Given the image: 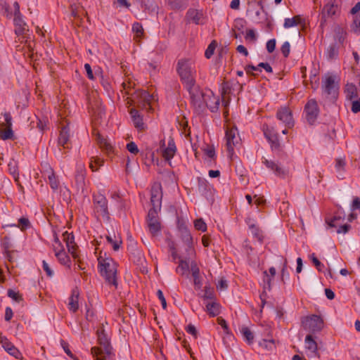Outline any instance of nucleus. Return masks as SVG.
Here are the masks:
<instances>
[{
    "label": "nucleus",
    "instance_id": "052dcab7",
    "mask_svg": "<svg viewBox=\"0 0 360 360\" xmlns=\"http://www.w3.org/2000/svg\"><path fill=\"white\" fill-rule=\"evenodd\" d=\"M186 330L188 334H190L192 336L196 337L198 335L196 328L192 324L188 325L186 328Z\"/></svg>",
    "mask_w": 360,
    "mask_h": 360
},
{
    "label": "nucleus",
    "instance_id": "cd10ccee",
    "mask_svg": "<svg viewBox=\"0 0 360 360\" xmlns=\"http://www.w3.org/2000/svg\"><path fill=\"white\" fill-rule=\"evenodd\" d=\"M305 352L309 356H314L316 354L317 343L315 339H304Z\"/></svg>",
    "mask_w": 360,
    "mask_h": 360
},
{
    "label": "nucleus",
    "instance_id": "f257e3e1",
    "mask_svg": "<svg viewBox=\"0 0 360 360\" xmlns=\"http://www.w3.org/2000/svg\"><path fill=\"white\" fill-rule=\"evenodd\" d=\"M98 269L101 275L105 282L115 289L117 288V264L111 258L99 256L98 258Z\"/></svg>",
    "mask_w": 360,
    "mask_h": 360
},
{
    "label": "nucleus",
    "instance_id": "6ab92c4d",
    "mask_svg": "<svg viewBox=\"0 0 360 360\" xmlns=\"http://www.w3.org/2000/svg\"><path fill=\"white\" fill-rule=\"evenodd\" d=\"M44 174L49 179V184L51 188L53 191H56L59 186V181L56 177L53 169L49 165H46V168L44 170Z\"/></svg>",
    "mask_w": 360,
    "mask_h": 360
},
{
    "label": "nucleus",
    "instance_id": "f03ea898",
    "mask_svg": "<svg viewBox=\"0 0 360 360\" xmlns=\"http://www.w3.org/2000/svg\"><path fill=\"white\" fill-rule=\"evenodd\" d=\"M176 70L186 89H191L195 84V70L191 60L185 58L179 60Z\"/></svg>",
    "mask_w": 360,
    "mask_h": 360
},
{
    "label": "nucleus",
    "instance_id": "ddd939ff",
    "mask_svg": "<svg viewBox=\"0 0 360 360\" xmlns=\"http://www.w3.org/2000/svg\"><path fill=\"white\" fill-rule=\"evenodd\" d=\"M150 202L153 206L151 209L160 210L162 198V186L160 183H155L150 191Z\"/></svg>",
    "mask_w": 360,
    "mask_h": 360
},
{
    "label": "nucleus",
    "instance_id": "79ce46f5",
    "mask_svg": "<svg viewBox=\"0 0 360 360\" xmlns=\"http://www.w3.org/2000/svg\"><path fill=\"white\" fill-rule=\"evenodd\" d=\"M107 240L109 243H110L112 246L114 250L117 251L120 249V245L122 244V240L120 239H113L112 236H108L106 237Z\"/></svg>",
    "mask_w": 360,
    "mask_h": 360
},
{
    "label": "nucleus",
    "instance_id": "e433bc0d",
    "mask_svg": "<svg viewBox=\"0 0 360 360\" xmlns=\"http://www.w3.org/2000/svg\"><path fill=\"white\" fill-rule=\"evenodd\" d=\"M203 298L207 300H210L212 301L215 300V295L214 288H210L209 286L205 287Z\"/></svg>",
    "mask_w": 360,
    "mask_h": 360
},
{
    "label": "nucleus",
    "instance_id": "412c9836",
    "mask_svg": "<svg viewBox=\"0 0 360 360\" xmlns=\"http://www.w3.org/2000/svg\"><path fill=\"white\" fill-rule=\"evenodd\" d=\"M264 134L266 138L271 142V147L278 148L280 143L277 134L274 133V129H269L268 127H264Z\"/></svg>",
    "mask_w": 360,
    "mask_h": 360
},
{
    "label": "nucleus",
    "instance_id": "774afa93",
    "mask_svg": "<svg viewBox=\"0 0 360 360\" xmlns=\"http://www.w3.org/2000/svg\"><path fill=\"white\" fill-rule=\"evenodd\" d=\"M84 69L86 72L87 77L89 79H94V77L93 75V72L91 68V65L89 63H86L84 65Z\"/></svg>",
    "mask_w": 360,
    "mask_h": 360
},
{
    "label": "nucleus",
    "instance_id": "680f3d73",
    "mask_svg": "<svg viewBox=\"0 0 360 360\" xmlns=\"http://www.w3.org/2000/svg\"><path fill=\"white\" fill-rule=\"evenodd\" d=\"M240 334L244 337V338H251L252 335V333L251 332V330H250V328H248V327L246 326H243L240 329Z\"/></svg>",
    "mask_w": 360,
    "mask_h": 360
},
{
    "label": "nucleus",
    "instance_id": "f3484780",
    "mask_svg": "<svg viewBox=\"0 0 360 360\" xmlns=\"http://www.w3.org/2000/svg\"><path fill=\"white\" fill-rule=\"evenodd\" d=\"M63 240L66 243L68 252L71 254L73 258L78 259L79 255L77 252V246L75 243V238L72 233H69L65 231L63 233Z\"/></svg>",
    "mask_w": 360,
    "mask_h": 360
},
{
    "label": "nucleus",
    "instance_id": "c03bdc74",
    "mask_svg": "<svg viewBox=\"0 0 360 360\" xmlns=\"http://www.w3.org/2000/svg\"><path fill=\"white\" fill-rule=\"evenodd\" d=\"M13 136L12 128H6L5 130L0 131V138L3 140L11 139Z\"/></svg>",
    "mask_w": 360,
    "mask_h": 360
},
{
    "label": "nucleus",
    "instance_id": "603ef678",
    "mask_svg": "<svg viewBox=\"0 0 360 360\" xmlns=\"http://www.w3.org/2000/svg\"><path fill=\"white\" fill-rule=\"evenodd\" d=\"M281 50L282 54L283 55V56L285 58L288 57V56L290 54V46L289 42H288V41L284 42L281 46Z\"/></svg>",
    "mask_w": 360,
    "mask_h": 360
},
{
    "label": "nucleus",
    "instance_id": "a19ab883",
    "mask_svg": "<svg viewBox=\"0 0 360 360\" xmlns=\"http://www.w3.org/2000/svg\"><path fill=\"white\" fill-rule=\"evenodd\" d=\"M338 51L335 45H330L326 51L328 59H333L338 56Z\"/></svg>",
    "mask_w": 360,
    "mask_h": 360
},
{
    "label": "nucleus",
    "instance_id": "20e7f679",
    "mask_svg": "<svg viewBox=\"0 0 360 360\" xmlns=\"http://www.w3.org/2000/svg\"><path fill=\"white\" fill-rule=\"evenodd\" d=\"M123 88L126 91L127 94H131L129 87L123 83ZM132 98L131 101L134 105H136L139 108L143 109H148L150 108V103L153 98V96L146 91H136L134 94H131Z\"/></svg>",
    "mask_w": 360,
    "mask_h": 360
},
{
    "label": "nucleus",
    "instance_id": "bb28decb",
    "mask_svg": "<svg viewBox=\"0 0 360 360\" xmlns=\"http://www.w3.org/2000/svg\"><path fill=\"white\" fill-rule=\"evenodd\" d=\"M176 151V148L174 139L170 138L167 148L163 150L162 156L166 160H170Z\"/></svg>",
    "mask_w": 360,
    "mask_h": 360
},
{
    "label": "nucleus",
    "instance_id": "2eb2a0df",
    "mask_svg": "<svg viewBox=\"0 0 360 360\" xmlns=\"http://www.w3.org/2000/svg\"><path fill=\"white\" fill-rule=\"evenodd\" d=\"M219 105V98L215 96L210 90H205V99L203 105V110L208 108L212 112L218 110Z\"/></svg>",
    "mask_w": 360,
    "mask_h": 360
},
{
    "label": "nucleus",
    "instance_id": "58836bf2",
    "mask_svg": "<svg viewBox=\"0 0 360 360\" xmlns=\"http://www.w3.org/2000/svg\"><path fill=\"white\" fill-rule=\"evenodd\" d=\"M132 31L135 33L137 38H141L143 35V28L139 22H134L132 25Z\"/></svg>",
    "mask_w": 360,
    "mask_h": 360
},
{
    "label": "nucleus",
    "instance_id": "4468645a",
    "mask_svg": "<svg viewBox=\"0 0 360 360\" xmlns=\"http://www.w3.org/2000/svg\"><path fill=\"white\" fill-rule=\"evenodd\" d=\"M338 89V83L335 82V77L326 75L322 81L323 92L326 95L335 96L337 94Z\"/></svg>",
    "mask_w": 360,
    "mask_h": 360
},
{
    "label": "nucleus",
    "instance_id": "393cba45",
    "mask_svg": "<svg viewBox=\"0 0 360 360\" xmlns=\"http://www.w3.org/2000/svg\"><path fill=\"white\" fill-rule=\"evenodd\" d=\"M70 139V129L68 126H64L62 127L58 143L59 146H63L64 148H68V142Z\"/></svg>",
    "mask_w": 360,
    "mask_h": 360
},
{
    "label": "nucleus",
    "instance_id": "6e6552de",
    "mask_svg": "<svg viewBox=\"0 0 360 360\" xmlns=\"http://www.w3.org/2000/svg\"><path fill=\"white\" fill-rule=\"evenodd\" d=\"M158 210L150 209L148 214V227L153 236H156L160 232L161 224L158 218Z\"/></svg>",
    "mask_w": 360,
    "mask_h": 360
},
{
    "label": "nucleus",
    "instance_id": "8fccbe9b",
    "mask_svg": "<svg viewBox=\"0 0 360 360\" xmlns=\"http://www.w3.org/2000/svg\"><path fill=\"white\" fill-rule=\"evenodd\" d=\"M84 9L79 5H72L71 6V13L74 17H79L80 13H83Z\"/></svg>",
    "mask_w": 360,
    "mask_h": 360
},
{
    "label": "nucleus",
    "instance_id": "473e14b6",
    "mask_svg": "<svg viewBox=\"0 0 360 360\" xmlns=\"http://www.w3.org/2000/svg\"><path fill=\"white\" fill-rule=\"evenodd\" d=\"M97 142L99 144L100 148L105 150L106 153H110L112 150V146L101 135L98 136Z\"/></svg>",
    "mask_w": 360,
    "mask_h": 360
},
{
    "label": "nucleus",
    "instance_id": "0eeeda50",
    "mask_svg": "<svg viewBox=\"0 0 360 360\" xmlns=\"http://www.w3.org/2000/svg\"><path fill=\"white\" fill-rule=\"evenodd\" d=\"M302 323L305 330L312 333L320 331L323 328V319L316 315L305 317Z\"/></svg>",
    "mask_w": 360,
    "mask_h": 360
},
{
    "label": "nucleus",
    "instance_id": "5701e85b",
    "mask_svg": "<svg viewBox=\"0 0 360 360\" xmlns=\"http://www.w3.org/2000/svg\"><path fill=\"white\" fill-rule=\"evenodd\" d=\"M79 292L77 288L72 290L70 297H69L68 308L70 311L75 312L79 308Z\"/></svg>",
    "mask_w": 360,
    "mask_h": 360
},
{
    "label": "nucleus",
    "instance_id": "9d476101",
    "mask_svg": "<svg viewBox=\"0 0 360 360\" xmlns=\"http://www.w3.org/2000/svg\"><path fill=\"white\" fill-rule=\"evenodd\" d=\"M306 119L307 122L312 124L315 122L319 113V108L315 99H310L306 103L304 107Z\"/></svg>",
    "mask_w": 360,
    "mask_h": 360
},
{
    "label": "nucleus",
    "instance_id": "f8f14e48",
    "mask_svg": "<svg viewBox=\"0 0 360 360\" xmlns=\"http://www.w3.org/2000/svg\"><path fill=\"white\" fill-rule=\"evenodd\" d=\"M94 205L96 212L99 215L108 218V202L104 195L99 193L94 195Z\"/></svg>",
    "mask_w": 360,
    "mask_h": 360
},
{
    "label": "nucleus",
    "instance_id": "a211bd4d",
    "mask_svg": "<svg viewBox=\"0 0 360 360\" xmlns=\"http://www.w3.org/2000/svg\"><path fill=\"white\" fill-rule=\"evenodd\" d=\"M263 163L266 166L267 168L272 170L275 174L279 177L284 178L288 174V171L274 161L265 159L263 161Z\"/></svg>",
    "mask_w": 360,
    "mask_h": 360
},
{
    "label": "nucleus",
    "instance_id": "0e129e2a",
    "mask_svg": "<svg viewBox=\"0 0 360 360\" xmlns=\"http://www.w3.org/2000/svg\"><path fill=\"white\" fill-rule=\"evenodd\" d=\"M43 269L46 271V275L51 277L53 275V271L51 269L49 264L46 261H43Z\"/></svg>",
    "mask_w": 360,
    "mask_h": 360
},
{
    "label": "nucleus",
    "instance_id": "39448f33",
    "mask_svg": "<svg viewBox=\"0 0 360 360\" xmlns=\"http://www.w3.org/2000/svg\"><path fill=\"white\" fill-rule=\"evenodd\" d=\"M226 146L230 158L234 153V148L240 144V138L236 127L227 128L225 134Z\"/></svg>",
    "mask_w": 360,
    "mask_h": 360
},
{
    "label": "nucleus",
    "instance_id": "a18cd8bd",
    "mask_svg": "<svg viewBox=\"0 0 360 360\" xmlns=\"http://www.w3.org/2000/svg\"><path fill=\"white\" fill-rule=\"evenodd\" d=\"M195 229L205 232L207 231V224L202 219H198L194 221Z\"/></svg>",
    "mask_w": 360,
    "mask_h": 360
},
{
    "label": "nucleus",
    "instance_id": "49530a36",
    "mask_svg": "<svg viewBox=\"0 0 360 360\" xmlns=\"http://www.w3.org/2000/svg\"><path fill=\"white\" fill-rule=\"evenodd\" d=\"M8 296L17 302H20L22 300V296L19 292L15 291L12 289H9L8 290Z\"/></svg>",
    "mask_w": 360,
    "mask_h": 360
},
{
    "label": "nucleus",
    "instance_id": "69168bd1",
    "mask_svg": "<svg viewBox=\"0 0 360 360\" xmlns=\"http://www.w3.org/2000/svg\"><path fill=\"white\" fill-rule=\"evenodd\" d=\"M157 295H158V298L160 299V300L161 302L162 308L163 309H166V307H167V302H166V300H165V298L164 297L162 291L161 290H158V292H157Z\"/></svg>",
    "mask_w": 360,
    "mask_h": 360
},
{
    "label": "nucleus",
    "instance_id": "c9c22d12",
    "mask_svg": "<svg viewBox=\"0 0 360 360\" xmlns=\"http://www.w3.org/2000/svg\"><path fill=\"white\" fill-rule=\"evenodd\" d=\"M55 255L58 258L60 264L63 265H67L68 267H70V260L69 257L66 255L65 250L59 253H57Z\"/></svg>",
    "mask_w": 360,
    "mask_h": 360
},
{
    "label": "nucleus",
    "instance_id": "864d4df0",
    "mask_svg": "<svg viewBox=\"0 0 360 360\" xmlns=\"http://www.w3.org/2000/svg\"><path fill=\"white\" fill-rule=\"evenodd\" d=\"M5 123L2 124L3 126H5L6 128H12V117L9 112H5L4 114Z\"/></svg>",
    "mask_w": 360,
    "mask_h": 360
},
{
    "label": "nucleus",
    "instance_id": "4be33fe9",
    "mask_svg": "<svg viewBox=\"0 0 360 360\" xmlns=\"http://www.w3.org/2000/svg\"><path fill=\"white\" fill-rule=\"evenodd\" d=\"M134 127L139 131H143L145 129V124L143 122L142 117L139 112L135 109L131 108L129 111Z\"/></svg>",
    "mask_w": 360,
    "mask_h": 360
},
{
    "label": "nucleus",
    "instance_id": "5fc2aeb1",
    "mask_svg": "<svg viewBox=\"0 0 360 360\" xmlns=\"http://www.w3.org/2000/svg\"><path fill=\"white\" fill-rule=\"evenodd\" d=\"M311 259L314 264V266L316 267V269L321 271L322 270V267L323 266V264L318 259V258L315 256V255L313 253L311 255Z\"/></svg>",
    "mask_w": 360,
    "mask_h": 360
},
{
    "label": "nucleus",
    "instance_id": "7c9ffc66",
    "mask_svg": "<svg viewBox=\"0 0 360 360\" xmlns=\"http://www.w3.org/2000/svg\"><path fill=\"white\" fill-rule=\"evenodd\" d=\"M345 94L346 98L349 100H352L358 96L356 86L352 84L348 83L345 87Z\"/></svg>",
    "mask_w": 360,
    "mask_h": 360
},
{
    "label": "nucleus",
    "instance_id": "f704fd0d",
    "mask_svg": "<svg viewBox=\"0 0 360 360\" xmlns=\"http://www.w3.org/2000/svg\"><path fill=\"white\" fill-rule=\"evenodd\" d=\"M8 170L15 179V181L18 182L19 174H18V167L15 161H12L8 164Z\"/></svg>",
    "mask_w": 360,
    "mask_h": 360
},
{
    "label": "nucleus",
    "instance_id": "e2e57ef3",
    "mask_svg": "<svg viewBox=\"0 0 360 360\" xmlns=\"http://www.w3.org/2000/svg\"><path fill=\"white\" fill-rule=\"evenodd\" d=\"M351 110L354 113L360 112V98L359 100L354 101L352 102Z\"/></svg>",
    "mask_w": 360,
    "mask_h": 360
},
{
    "label": "nucleus",
    "instance_id": "aec40b11",
    "mask_svg": "<svg viewBox=\"0 0 360 360\" xmlns=\"http://www.w3.org/2000/svg\"><path fill=\"white\" fill-rule=\"evenodd\" d=\"M188 19L196 25L202 24L204 16L202 11L196 9H189L186 13Z\"/></svg>",
    "mask_w": 360,
    "mask_h": 360
},
{
    "label": "nucleus",
    "instance_id": "1a4fd4ad",
    "mask_svg": "<svg viewBox=\"0 0 360 360\" xmlns=\"http://www.w3.org/2000/svg\"><path fill=\"white\" fill-rule=\"evenodd\" d=\"M276 117L282 122L285 127L291 129L295 125V120L291 110L287 106L281 107L276 113Z\"/></svg>",
    "mask_w": 360,
    "mask_h": 360
},
{
    "label": "nucleus",
    "instance_id": "338daca9",
    "mask_svg": "<svg viewBox=\"0 0 360 360\" xmlns=\"http://www.w3.org/2000/svg\"><path fill=\"white\" fill-rule=\"evenodd\" d=\"M61 346L63 348L66 354L68 355L70 357L73 358V354L70 349H69L68 344L64 340H61Z\"/></svg>",
    "mask_w": 360,
    "mask_h": 360
},
{
    "label": "nucleus",
    "instance_id": "3c124183",
    "mask_svg": "<svg viewBox=\"0 0 360 360\" xmlns=\"http://www.w3.org/2000/svg\"><path fill=\"white\" fill-rule=\"evenodd\" d=\"M127 149L129 152L134 155H136L139 152L137 145L133 141H131L127 144Z\"/></svg>",
    "mask_w": 360,
    "mask_h": 360
},
{
    "label": "nucleus",
    "instance_id": "09e8293b",
    "mask_svg": "<svg viewBox=\"0 0 360 360\" xmlns=\"http://www.w3.org/2000/svg\"><path fill=\"white\" fill-rule=\"evenodd\" d=\"M245 20L242 19V18H238V19H236L234 22V27L233 29V30H238L241 32V34L243 33V28L245 27Z\"/></svg>",
    "mask_w": 360,
    "mask_h": 360
},
{
    "label": "nucleus",
    "instance_id": "4d7b16f0",
    "mask_svg": "<svg viewBox=\"0 0 360 360\" xmlns=\"http://www.w3.org/2000/svg\"><path fill=\"white\" fill-rule=\"evenodd\" d=\"M246 40H250L252 42H255L257 39V37L255 32L253 30H248L246 32V34L245 37Z\"/></svg>",
    "mask_w": 360,
    "mask_h": 360
},
{
    "label": "nucleus",
    "instance_id": "9b49d317",
    "mask_svg": "<svg viewBox=\"0 0 360 360\" xmlns=\"http://www.w3.org/2000/svg\"><path fill=\"white\" fill-rule=\"evenodd\" d=\"M248 345L252 346L258 352L271 349L274 344V339H245Z\"/></svg>",
    "mask_w": 360,
    "mask_h": 360
},
{
    "label": "nucleus",
    "instance_id": "7ed1b4c3",
    "mask_svg": "<svg viewBox=\"0 0 360 360\" xmlns=\"http://www.w3.org/2000/svg\"><path fill=\"white\" fill-rule=\"evenodd\" d=\"M99 340L100 346L91 348V354L96 356V360H115L109 339H99Z\"/></svg>",
    "mask_w": 360,
    "mask_h": 360
},
{
    "label": "nucleus",
    "instance_id": "bf43d9fd",
    "mask_svg": "<svg viewBox=\"0 0 360 360\" xmlns=\"http://www.w3.org/2000/svg\"><path fill=\"white\" fill-rule=\"evenodd\" d=\"M276 49V40L270 39L266 43V50L269 53H272Z\"/></svg>",
    "mask_w": 360,
    "mask_h": 360
},
{
    "label": "nucleus",
    "instance_id": "37998d69",
    "mask_svg": "<svg viewBox=\"0 0 360 360\" xmlns=\"http://www.w3.org/2000/svg\"><path fill=\"white\" fill-rule=\"evenodd\" d=\"M53 248L55 255L64 251L63 245H62L61 242L60 241V240L57 236H56L54 238V243L53 245Z\"/></svg>",
    "mask_w": 360,
    "mask_h": 360
},
{
    "label": "nucleus",
    "instance_id": "2f4dec72",
    "mask_svg": "<svg viewBox=\"0 0 360 360\" xmlns=\"http://www.w3.org/2000/svg\"><path fill=\"white\" fill-rule=\"evenodd\" d=\"M304 24V20L300 15H295L292 18H286L284 22V27L289 28L298 25Z\"/></svg>",
    "mask_w": 360,
    "mask_h": 360
},
{
    "label": "nucleus",
    "instance_id": "4c0bfd02",
    "mask_svg": "<svg viewBox=\"0 0 360 360\" xmlns=\"http://www.w3.org/2000/svg\"><path fill=\"white\" fill-rule=\"evenodd\" d=\"M94 161L91 160L89 164V167L91 169L93 172L97 171L98 167L102 166L103 164V160L100 158H94Z\"/></svg>",
    "mask_w": 360,
    "mask_h": 360
},
{
    "label": "nucleus",
    "instance_id": "72a5a7b5",
    "mask_svg": "<svg viewBox=\"0 0 360 360\" xmlns=\"http://www.w3.org/2000/svg\"><path fill=\"white\" fill-rule=\"evenodd\" d=\"M189 264L188 262L184 259H180L179 262V265L176 269V271L181 275H184L188 271Z\"/></svg>",
    "mask_w": 360,
    "mask_h": 360
},
{
    "label": "nucleus",
    "instance_id": "c756f323",
    "mask_svg": "<svg viewBox=\"0 0 360 360\" xmlns=\"http://www.w3.org/2000/svg\"><path fill=\"white\" fill-rule=\"evenodd\" d=\"M221 306L215 300L208 302L206 304L207 311L211 316H216L220 313Z\"/></svg>",
    "mask_w": 360,
    "mask_h": 360
},
{
    "label": "nucleus",
    "instance_id": "6e6d98bb",
    "mask_svg": "<svg viewBox=\"0 0 360 360\" xmlns=\"http://www.w3.org/2000/svg\"><path fill=\"white\" fill-rule=\"evenodd\" d=\"M18 222L19 224L18 226L20 227L21 230H25L30 226V221L28 219L25 217L20 218Z\"/></svg>",
    "mask_w": 360,
    "mask_h": 360
},
{
    "label": "nucleus",
    "instance_id": "b1692460",
    "mask_svg": "<svg viewBox=\"0 0 360 360\" xmlns=\"http://www.w3.org/2000/svg\"><path fill=\"white\" fill-rule=\"evenodd\" d=\"M15 32L18 35H22L28 31L26 23L22 20L20 15H14Z\"/></svg>",
    "mask_w": 360,
    "mask_h": 360
},
{
    "label": "nucleus",
    "instance_id": "ea45409f",
    "mask_svg": "<svg viewBox=\"0 0 360 360\" xmlns=\"http://www.w3.org/2000/svg\"><path fill=\"white\" fill-rule=\"evenodd\" d=\"M337 6L334 4L328 3L323 7V12L326 13L328 16H332L335 15L336 12Z\"/></svg>",
    "mask_w": 360,
    "mask_h": 360
},
{
    "label": "nucleus",
    "instance_id": "423d86ee",
    "mask_svg": "<svg viewBox=\"0 0 360 360\" xmlns=\"http://www.w3.org/2000/svg\"><path fill=\"white\" fill-rule=\"evenodd\" d=\"M191 96V103L198 111L203 110V105L205 99V91H202L195 84L191 89H186Z\"/></svg>",
    "mask_w": 360,
    "mask_h": 360
},
{
    "label": "nucleus",
    "instance_id": "c85d7f7f",
    "mask_svg": "<svg viewBox=\"0 0 360 360\" xmlns=\"http://www.w3.org/2000/svg\"><path fill=\"white\" fill-rule=\"evenodd\" d=\"M1 345L10 355L15 357L16 359L20 356L21 354L19 350L11 342L8 341L1 342Z\"/></svg>",
    "mask_w": 360,
    "mask_h": 360
},
{
    "label": "nucleus",
    "instance_id": "de8ad7c7",
    "mask_svg": "<svg viewBox=\"0 0 360 360\" xmlns=\"http://www.w3.org/2000/svg\"><path fill=\"white\" fill-rule=\"evenodd\" d=\"M216 47H217L216 41H212L205 52V56L207 58H211V56L214 54V51Z\"/></svg>",
    "mask_w": 360,
    "mask_h": 360
},
{
    "label": "nucleus",
    "instance_id": "a878e982",
    "mask_svg": "<svg viewBox=\"0 0 360 360\" xmlns=\"http://www.w3.org/2000/svg\"><path fill=\"white\" fill-rule=\"evenodd\" d=\"M181 238L184 243L187 245L188 255H193L194 254V250L193 248V238L190 232L186 229L182 230Z\"/></svg>",
    "mask_w": 360,
    "mask_h": 360
},
{
    "label": "nucleus",
    "instance_id": "dca6fc26",
    "mask_svg": "<svg viewBox=\"0 0 360 360\" xmlns=\"http://www.w3.org/2000/svg\"><path fill=\"white\" fill-rule=\"evenodd\" d=\"M86 169L84 165L78 167L75 176V187L78 192L83 193L85 191Z\"/></svg>",
    "mask_w": 360,
    "mask_h": 360
},
{
    "label": "nucleus",
    "instance_id": "13d9d810",
    "mask_svg": "<svg viewBox=\"0 0 360 360\" xmlns=\"http://www.w3.org/2000/svg\"><path fill=\"white\" fill-rule=\"evenodd\" d=\"M191 270L192 276L193 278L200 276V269L195 262L191 263Z\"/></svg>",
    "mask_w": 360,
    "mask_h": 360
}]
</instances>
